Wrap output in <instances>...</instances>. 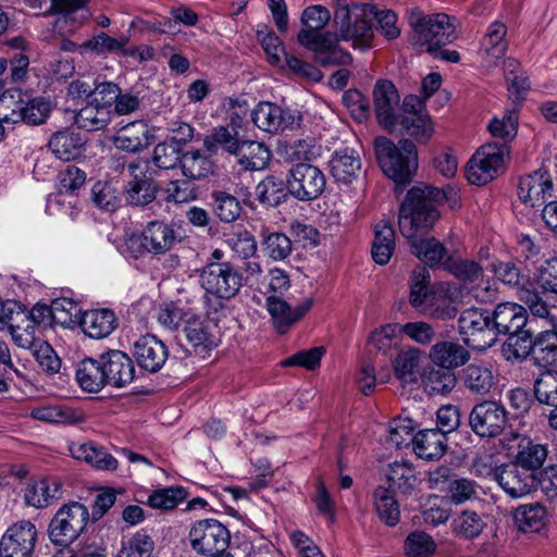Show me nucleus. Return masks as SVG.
Wrapping results in <instances>:
<instances>
[{
  "label": "nucleus",
  "instance_id": "obj_7",
  "mask_svg": "<svg viewBox=\"0 0 557 557\" xmlns=\"http://www.w3.org/2000/svg\"><path fill=\"white\" fill-rule=\"evenodd\" d=\"M90 513L82 503L70 502L55 512L49 524V537L52 543L67 546L86 529Z\"/></svg>",
  "mask_w": 557,
  "mask_h": 557
},
{
  "label": "nucleus",
  "instance_id": "obj_30",
  "mask_svg": "<svg viewBox=\"0 0 557 557\" xmlns=\"http://www.w3.org/2000/svg\"><path fill=\"white\" fill-rule=\"evenodd\" d=\"M79 326L90 338L100 339L110 335L116 327V317L109 309L87 310L81 314Z\"/></svg>",
  "mask_w": 557,
  "mask_h": 557
},
{
  "label": "nucleus",
  "instance_id": "obj_63",
  "mask_svg": "<svg viewBox=\"0 0 557 557\" xmlns=\"http://www.w3.org/2000/svg\"><path fill=\"white\" fill-rule=\"evenodd\" d=\"M445 496L455 505L463 504L476 498L478 484L472 480L455 475Z\"/></svg>",
  "mask_w": 557,
  "mask_h": 557
},
{
  "label": "nucleus",
  "instance_id": "obj_3",
  "mask_svg": "<svg viewBox=\"0 0 557 557\" xmlns=\"http://www.w3.org/2000/svg\"><path fill=\"white\" fill-rule=\"evenodd\" d=\"M331 21L330 11L321 5L307 7L300 16L302 28L297 41L306 49L315 53L317 60L323 65L347 64L351 57L336 47V36L332 32H323Z\"/></svg>",
  "mask_w": 557,
  "mask_h": 557
},
{
  "label": "nucleus",
  "instance_id": "obj_19",
  "mask_svg": "<svg viewBox=\"0 0 557 557\" xmlns=\"http://www.w3.org/2000/svg\"><path fill=\"white\" fill-rule=\"evenodd\" d=\"M458 294V288L450 284L442 283L434 286L422 313L442 321L454 319L458 312L456 307Z\"/></svg>",
  "mask_w": 557,
  "mask_h": 557
},
{
  "label": "nucleus",
  "instance_id": "obj_12",
  "mask_svg": "<svg viewBox=\"0 0 557 557\" xmlns=\"http://www.w3.org/2000/svg\"><path fill=\"white\" fill-rule=\"evenodd\" d=\"M323 172L309 163L299 162L293 165L286 178V187L292 196L301 201L318 198L325 188Z\"/></svg>",
  "mask_w": 557,
  "mask_h": 557
},
{
  "label": "nucleus",
  "instance_id": "obj_32",
  "mask_svg": "<svg viewBox=\"0 0 557 557\" xmlns=\"http://www.w3.org/2000/svg\"><path fill=\"white\" fill-rule=\"evenodd\" d=\"M508 436L518 442V451L513 461L516 465L532 473L543 466L547 457V449L544 445L534 443L529 437L512 431L505 435L506 438Z\"/></svg>",
  "mask_w": 557,
  "mask_h": 557
},
{
  "label": "nucleus",
  "instance_id": "obj_40",
  "mask_svg": "<svg viewBox=\"0 0 557 557\" xmlns=\"http://www.w3.org/2000/svg\"><path fill=\"white\" fill-rule=\"evenodd\" d=\"M234 156L244 170L260 171L268 165L271 152L259 141L243 140Z\"/></svg>",
  "mask_w": 557,
  "mask_h": 557
},
{
  "label": "nucleus",
  "instance_id": "obj_8",
  "mask_svg": "<svg viewBox=\"0 0 557 557\" xmlns=\"http://www.w3.org/2000/svg\"><path fill=\"white\" fill-rule=\"evenodd\" d=\"M509 147L505 143H487L481 146L466 168L467 180L473 185H485L493 181L504 168Z\"/></svg>",
  "mask_w": 557,
  "mask_h": 557
},
{
  "label": "nucleus",
  "instance_id": "obj_13",
  "mask_svg": "<svg viewBox=\"0 0 557 557\" xmlns=\"http://www.w3.org/2000/svg\"><path fill=\"white\" fill-rule=\"evenodd\" d=\"M37 529L28 520H21L7 529L0 541V557H32Z\"/></svg>",
  "mask_w": 557,
  "mask_h": 557
},
{
  "label": "nucleus",
  "instance_id": "obj_21",
  "mask_svg": "<svg viewBox=\"0 0 557 557\" xmlns=\"http://www.w3.org/2000/svg\"><path fill=\"white\" fill-rule=\"evenodd\" d=\"M107 381L114 387H123L134 380L135 368L131 358L121 350H110L100 356Z\"/></svg>",
  "mask_w": 557,
  "mask_h": 557
},
{
  "label": "nucleus",
  "instance_id": "obj_41",
  "mask_svg": "<svg viewBox=\"0 0 557 557\" xmlns=\"http://www.w3.org/2000/svg\"><path fill=\"white\" fill-rule=\"evenodd\" d=\"M76 381L88 393L99 392L107 384L100 359L82 360L76 369Z\"/></svg>",
  "mask_w": 557,
  "mask_h": 557
},
{
  "label": "nucleus",
  "instance_id": "obj_49",
  "mask_svg": "<svg viewBox=\"0 0 557 557\" xmlns=\"http://www.w3.org/2000/svg\"><path fill=\"white\" fill-rule=\"evenodd\" d=\"M184 332L187 341L196 348L211 349L216 345L209 331V324L201 319L199 308L196 310V317L186 322Z\"/></svg>",
  "mask_w": 557,
  "mask_h": 557
},
{
  "label": "nucleus",
  "instance_id": "obj_44",
  "mask_svg": "<svg viewBox=\"0 0 557 557\" xmlns=\"http://www.w3.org/2000/svg\"><path fill=\"white\" fill-rule=\"evenodd\" d=\"M395 248V233L392 225L387 222L379 223L375 226V236L372 245L373 260L384 265L389 260Z\"/></svg>",
  "mask_w": 557,
  "mask_h": 557
},
{
  "label": "nucleus",
  "instance_id": "obj_47",
  "mask_svg": "<svg viewBox=\"0 0 557 557\" xmlns=\"http://www.w3.org/2000/svg\"><path fill=\"white\" fill-rule=\"evenodd\" d=\"M257 38L267 54L268 61L274 66L283 67V58L286 51L276 34L267 24H258Z\"/></svg>",
  "mask_w": 557,
  "mask_h": 557
},
{
  "label": "nucleus",
  "instance_id": "obj_64",
  "mask_svg": "<svg viewBox=\"0 0 557 557\" xmlns=\"http://www.w3.org/2000/svg\"><path fill=\"white\" fill-rule=\"evenodd\" d=\"M534 394L541 404L557 405V373H542L535 382Z\"/></svg>",
  "mask_w": 557,
  "mask_h": 557
},
{
  "label": "nucleus",
  "instance_id": "obj_35",
  "mask_svg": "<svg viewBox=\"0 0 557 557\" xmlns=\"http://www.w3.org/2000/svg\"><path fill=\"white\" fill-rule=\"evenodd\" d=\"M330 170L336 181L350 182L361 170L359 154L348 147L335 150L330 159Z\"/></svg>",
  "mask_w": 557,
  "mask_h": 557
},
{
  "label": "nucleus",
  "instance_id": "obj_29",
  "mask_svg": "<svg viewBox=\"0 0 557 557\" xmlns=\"http://www.w3.org/2000/svg\"><path fill=\"white\" fill-rule=\"evenodd\" d=\"M24 3L40 14L61 13L64 18L86 21L89 11L84 0H24Z\"/></svg>",
  "mask_w": 557,
  "mask_h": 557
},
{
  "label": "nucleus",
  "instance_id": "obj_23",
  "mask_svg": "<svg viewBox=\"0 0 557 557\" xmlns=\"http://www.w3.org/2000/svg\"><path fill=\"white\" fill-rule=\"evenodd\" d=\"M493 330L498 334L517 333L528 322V313L524 307L516 302L498 304L491 315Z\"/></svg>",
  "mask_w": 557,
  "mask_h": 557
},
{
  "label": "nucleus",
  "instance_id": "obj_37",
  "mask_svg": "<svg viewBox=\"0 0 557 557\" xmlns=\"http://www.w3.org/2000/svg\"><path fill=\"white\" fill-rule=\"evenodd\" d=\"M111 104L108 101H90L75 114V124L88 132L104 128L111 121Z\"/></svg>",
  "mask_w": 557,
  "mask_h": 557
},
{
  "label": "nucleus",
  "instance_id": "obj_9",
  "mask_svg": "<svg viewBox=\"0 0 557 557\" xmlns=\"http://www.w3.org/2000/svg\"><path fill=\"white\" fill-rule=\"evenodd\" d=\"M200 286L216 298L228 300L243 286V276L230 262H208L199 272Z\"/></svg>",
  "mask_w": 557,
  "mask_h": 557
},
{
  "label": "nucleus",
  "instance_id": "obj_54",
  "mask_svg": "<svg viewBox=\"0 0 557 557\" xmlns=\"http://www.w3.org/2000/svg\"><path fill=\"white\" fill-rule=\"evenodd\" d=\"M54 323L64 327L79 322L81 308L76 301L71 298H57L51 302L49 310Z\"/></svg>",
  "mask_w": 557,
  "mask_h": 557
},
{
  "label": "nucleus",
  "instance_id": "obj_48",
  "mask_svg": "<svg viewBox=\"0 0 557 557\" xmlns=\"http://www.w3.org/2000/svg\"><path fill=\"white\" fill-rule=\"evenodd\" d=\"M508 338L502 346V355L508 361H520L532 356V339L531 334L521 330L517 333H509Z\"/></svg>",
  "mask_w": 557,
  "mask_h": 557
},
{
  "label": "nucleus",
  "instance_id": "obj_55",
  "mask_svg": "<svg viewBox=\"0 0 557 557\" xmlns=\"http://www.w3.org/2000/svg\"><path fill=\"white\" fill-rule=\"evenodd\" d=\"M416 426L417 424L411 418L397 417L389 423L387 442L397 448L412 444Z\"/></svg>",
  "mask_w": 557,
  "mask_h": 557
},
{
  "label": "nucleus",
  "instance_id": "obj_25",
  "mask_svg": "<svg viewBox=\"0 0 557 557\" xmlns=\"http://www.w3.org/2000/svg\"><path fill=\"white\" fill-rule=\"evenodd\" d=\"M431 362L440 368L449 370L463 367L471 358L470 351L458 342L440 341L429 351Z\"/></svg>",
  "mask_w": 557,
  "mask_h": 557
},
{
  "label": "nucleus",
  "instance_id": "obj_34",
  "mask_svg": "<svg viewBox=\"0 0 557 557\" xmlns=\"http://www.w3.org/2000/svg\"><path fill=\"white\" fill-rule=\"evenodd\" d=\"M495 380L492 369L483 362H472L461 371L465 387L479 396L487 395L495 385Z\"/></svg>",
  "mask_w": 557,
  "mask_h": 557
},
{
  "label": "nucleus",
  "instance_id": "obj_20",
  "mask_svg": "<svg viewBox=\"0 0 557 557\" xmlns=\"http://www.w3.org/2000/svg\"><path fill=\"white\" fill-rule=\"evenodd\" d=\"M147 252L163 255L182 240L180 227L161 221L149 222L143 231Z\"/></svg>",
  "mask_w": 557,
  "mask_h": 557
},
{
  "label": "nucleus",
  "instance_id": "obj_24",
  "mask_svg": "<svg viewBox=\"0 0 557 557\" xmlns=\"http://www.w3.org/2000/svg\"><path fill=\"white\" fill-rule=\"evenodd\" d=\"M507 26L495 21L487 27L485 36L481 40V58L486 69L497 65L505 55L508 45L506 41Z\"/></svg>",
  "mask_w": 557,
  "mask_h": 557
},
{
  "label": "nucleus",
  "instance_id": "obj_61",
  "mask_svg": "<svg viewBox=\"0 0 557 557\" xmlns=\"http://www.w3.org/2000/svg\"><path fill=\"white\" fill-rule=\"evenodd\" d=\"M504 73L510 94L516 95L517 98H520L525 91L529 90V79L520 70V63L516 59L508 58L504 61Z\"/></svg>",
  "mask_w": 557,
  "mask_h": 557
},
{
  "label": "nucleus",
  "instance_id": "obj_57",
  "mask_svg": "<svg viewBox=\"0 0 557 557\" xmlns=\"http://www.w3.org/2000/svg\"><path fill=\"white\" fill-rule=\"evenodd\" d=\"M435 549L432 536L422 531L411 532L404 542L406 557H432Z\"/></svg>",
  "mask_w": 557,
  "mask_h": 557
},
{
  "label": "nucleus",
  "instance_id": "obj_11",
  "mask_svg": "<svg viewBox=\"0 0 557 557\" xmlns=\"http://www.w3.org/2000/svg\"><path fill=\"white\" fill-rule=\"evenodd\" d=\"M191 548L200 555L225 554L230 543L228 530L215 519L196 521L189 530Z\"/></svg>",
  "mask_w": 557,
  "mask_h": 557
},
{
  "label": "nucleus",
  "instance_id": "obj_15",
  "mask_svg": "<svg viewBox=\"0 0 557 557\" xmlns=\"http://www.w3.org/2000/svg\"><path fill=\"white\" fill-rule=\"evenodd\" d=\"M494 478L504 493L512 499L525 497L536 487L534 473L519 467L515 462L497 468L494 472Z\"/></svg>",
  "mask_w": 557,
  "mask_h": 557
},
{
  "label": "nucleus",
  "instance_id": "obj_33",
  "mask_svg": "<svg viewBox=\"0 0 557 557\" xmlns=\"http://www.w3.org/2000/svg\"><path fill=\"white\" fill-rule=\"evenodd\" d=\"M85 145V139L79 133L65 128L54 133L49 140V149L62 161H71L78 158Z\"/></svg>",
  "mask_w": 557,
  "mask_h": 557
},
{
  "label": "nucleus",
  "instance_id": "obj_50",
  "mask_svg": "<svg viewBox=\"0 0 557 557\" xmlns=\"http://www.w3.org/2000/svg\"><path fill=\"white\" fill-rule=\"evenodd\" d=\"M386 478L393 487L405 494H409L418 482L413 467L406 461L391 463Z\"/></svg>",
  "mask_w": 557,
  "mask_h": 557
},
{
  "label": "nucleus",
  "instance_id": "obj_6",
  "mask_svg": "<svg viewBox=\"0 0 557 557\" xmlns=\"http://www.w3.org/2000/svg\"><path fill=\"white\" fill-rule=\"evenodd\" d=\"M410 25L413 29L416 45L425 47L430 53L436 48L450 44L456 38V27L449 15L436 13L426 16H410Z\"/></svg>",
  "mask_w": 557,
  "mask_h": 557
},
{
  "label": "nucleus",
  "instance_id": "obj_2",
  "mask_svg": "<svg viewBox=\"0 0 557 557\" xmlns=\"http://www.w3.org/2000/svg\"><path fill=\"white\" fill-rule=\"evenodd\" d=\"M374 108L377 121L384 128L399 131L426 143L434 128L424 103L418 96H407L399 108V95L393 83L379 81L373 89Z\"/></svg>",
  "mask_w": 557,
  "mask_h": 557
},
{
  "label": "nucleus",
  "instance_id": "obj_51",
  "mask_svg": "<svg viewBox=\"0 0 557 557\" xmlns=\"http://www.w3.org/2000/svg\"><path fill=\"white\" fill-rule=\"evenodd\" d=\"M429 270L423 267L416 268L410 281L409 302L413 308L420 309L421 312L430 298L431 289H429Z\"/></svg>",
  "mask_w": 557,
  "mask_h": 557
},
{
  "label": "nucleus",
  "instance_id": "obj_18",
  "mask_svg": "<svg viewBox=\"0 0 557 557\" xmlns=\"http://www.w3.org/2000/svg\"><path fill=\"white\" fill-rule=\"evenodd\" d=\"M554 185L545 170H539L521 177L518 187L519 199L529 207H541L552 196Z\"/></svg>",
  "mask_w": 557,
  "mask_h": 557
},
{
  "label": "nucleus",
  "instance_id": "obj_59",
  "mask_svg": "<svg viewBox=\"0 0 557 557\" xmlns=\"http://www.w3.org/2000/svg\"><path fill=\"white\" fill-rule=\"evenodd\" d=\"M186 498V492L180 486H170L153 491L147 499V504L156 509L170 510L175 508Z\"/></svg>",
  "mask_w": 557,
  "mask_h": 557
},
{
  "label": "nucleus",
  "instance_id": "obj_16",
  "mask_svg": "<svg viewBox=\"0 0 557 557\" xmlns=\"http://www.w3.org/2000/svg\"><path fill=\"white\" fill-rule=\"evenodd\" d=\"M255 125L268 133H277L298 124L300 117L296 111L276 103L262 101L251 112Z\"/></svg>",
  "mask_w": 557,
  "mask_h": 557
},
{
  "label": "nucleus",
  "instance_id": "obj_53",
  "mask_svg": "<svg viewBox=\"0 0 557 557\" xmlns=\"http://www.w3.org/2000/svg\"><path fill=\"white\" fill-rule=\"evenodd\" d=\"M183 174L191 180L206 177L212 171V163L205 152L193 150L185 152L181 158Z\"/></svg>",
  "mask_w": 557,
  "mask_h": 557
},
{
  "label": "nucleus",
  "instance_id": "obj_56",
  "mask_svg": "<svg viewBox=\"0 0 557 557\" xmlns=\"http://www.w3.org/2000/svg\"><path fill=\"white\" fill-rule=\"evenodd\" d=\"M24 97L20 90H8L0 97V120L15 124L23 120Z\"/></svg>",
  "mask_w": 557,
  "mask_h": 557
},
{
  "label": "nucleus",
  "instance_id": "obj_17",
  "mask_svg": "<svg viewBox=\"0 0 557 557\" xmlns=\"http://www.w3.org/2000/svg\"><path fill=\"white\" fill-rule=\"evenodd\" d=\"M200 300L188 295H181L175 300L166 301L160 305L157 319L158 322L170 331L177 330L196 317V310L199 308Z\"/></svg>",
  "mask_w": 557,
  "mask_h": 557
},
{
  "label": "nucleus",
  "instance_id": "obj_42",
  "mask_svg": "<svg viewBox=\"0 0 557 557\" xmlns=\"http://www.w3.org/2000/svg\"><path fill=\"white\" fill-rule=\"evenodd\" d=\"M421 377L424 388L430 395H447L457 383L454 372L440 367H429L423 371Z\"/></svg>",
  "mask_w": 557,
  "mask_h": 557
},
{
  "label": "nucleus",
  "instance_id": "obj_46",
  "mask_svg": "<svg viewBox=\"0 0 557 557\" xmlns=\"http://www.w3.org/2000/svg\"><path fill=\"white\" fill-rule=\"evenodd\" d=\"M127 44L128 39L126 37L113 38L101 32L92 38L75 47L77 53L79 54H84L87 51H91L97 54H106L122 52Z\"/></svg>",
  "mask_w": 557,
  "mask_h": 557
},
{
  "label": "nucleus",
  "instance_id": "obj_27",
  "mask_svg": "<svg viewBox=\"0 0 557 557\" xmlns=\"http://www.w3.org/2000/svg\"><path fill=\"white\" fill-rule=\"evenodd\" d=\"M312 306V299H307L296 308L289 307L281 296L268 295V311L274 320L280 333H284L290 325L301 319Z\"/></svg>",
  "mask_w": 557,
  "mask_h": 557
},
{
  "label": "nucleus",
  "instance_id": "obj_1",
  "mask_svg": "<svg viewBox=\"0 0 557 557\" xmlns=\"http://www.w3.org/2000/svg\"><path fill=\"white\" fill-rule=\"evenodd\" d=\"M444 199L445 194L440 188L416 186L407 193L399 211L400 233L410 240L412 253L430 267L443 261L445 247L433 237L421 240L414 238L434 225L440 216L436 207Z\"/></svg>",
  "mask_w": 557,
  "mask_h": 557
},
{
  "label": "nucleus",
  "instance_id": "obj_22",
  "mask_svg": "<svg viewBox=\"0 0 557 557\" xmlns=\"http://www.w3.org/2000/svg\"><path fill=\"white\" fill-rule=\"evenodd\" d=\"M133 355L140 368L153 373L164 366L169 354L160 339L147 334L134 343Z\"/></svg>",
  "mask_w": 557,
  "mask_h": 557
},
{
  "label": "nucleus",
  "instance_id": "obj_14",
  "mask_svg": "<svg viewBox=\"0 0 557 557\" xmlns=\"http://www.w3.org/2000/svg\"><path fill=\"white\" fill-rule=\"evenodd\" d=\"M469 423L475 434L482 437L499 435L507 424V411L496 401L484 400L473 407Z\"/></svg>",
  "mask_w": 557,
  "mask_h": 557
},
{
  "label": "nucleus",
  "instance_id": "obj_52",
  "mask_svg": "<svg viewBox=\"0 0 557 557\" xmlns=\"http://www.w3.org/2000/svg\"><path fill=\"white\" fill-rule=\"evenodd\" d=\"M557 356V337L545 331L540 332L532 341V358L540 367L547 368Z\"/></svg>",
  "mask_w": 557,
  "mask_h": 557
},
{
  "label": "nucleus",
  "instance_id": "obj_4",
  "mask_svg": "<svg viewBox=\"0 0 557 557\" xmlns=\"http://www.w3.org/2000/svg\"><path fill=\"white\" fill-rule=\"evenodd\" d=\"M374 16L375 7L372 4L338 1L334 13L336 47H339V41H347L355 49L370 48L374 37Z\"/></svg>",
  "mask_w": 557,
  "mask_h": 557
},
{
  "label": "nucleus",
  "instance_id": "obj_60",
  "mask_svg": "<svg viewBox=\"0 0 557 557\" xmlns=\"http://www.w3.org/2000/svg\"><path fill=\"white\" fill-rule=\"evenodd\" d=\"M213 210L220 221L231 223L240 215L242 206L235 196L216 191L213 194Z\"/></svg>",
  "mask_w": 557,
  "mask_h": 557
},
{
  "label": "nucleus",
  "instance_id": "obj_28",
  "mask_svg": "<svg viewBox=\"0 0 557 557\" xmlns=\"http://www.w3.org/2000/svg\"><path fill=\"white\" fill-rule=\"evenodd\" d=\"M512 521L519 532L540 533L548 523V513L540 503L521 504L512 511Z\"/></svg>",
  "mask_w": 557,
  "mask_h": 557
},
{
  "label": "nucleus",
  "instance_id": "obj_62",
  "mask_svg": "<svg viewBox=\"0 0 557 557\" xmlns=\"http://www.w3.org/2000/svg\"><path fill=\"white\" fill-rule=\"evenodd\" d=\"M256 195L261 203L275 207L285 196L284 183L274 176H269L257 185Z\"/></svg>",
  "mask_w": 557,
  "mask_h": 557
},
{
  "label": "nucleus",
  "instance_id": "obj_36",
  "mask_svg": "<svg viewBox=\"0 0 557 557\" xmlns=\"http://www.w3.org/2000/svg\"><path fill=\"white\" fill-rule=\"evenodd\" d=\"M412 447L419 458L438 459L446 450V435L436 429L422 430L414 435Z\"/></svg>",
  "mask_w": 557,
  "mask_h": 557
},
{
  "label": "nucleus",
  "instance_id": "obj_10",
  "mask_svg": "<svg viewBox=\"0 0 557 557\" xmlns=\"http://www.w3.org/2000/svg\"><path fill=\"white\" fill-rule=\"evenodd\" d=\"M458 332L463 343L475 350L483 351L496 342L491 314L482 309L470 308L462 311L458 319Z\"/></svg>",
  "mask_w": 557,
  "mask_h": 557
},
{
  "label": "nucleus",
  "instance_id": "obj_43",
  "mask_svg": "<svg viewBox=\"0 0 557 557\" xmlns=\"http://www.w3.org/2000/svg\"><path fill=\"white\" fill-rule=\"evenodd\" d=\"M373 497L380 520L387 527H395L400 520V508L394 493L380 486L374 491Z\"/></svg>",
  "mask_w": 557,
  "mask_h": 557
},
{
  "label": "nucleus",
  "instance_id": "obj_45",
  "mask_svg": "<svg viewBox=\"0 0 557 557\" xmlns=\"http://www.w3.org/2000/svg\"><path fill=\"white\" fill-rule=\"evenodd\" d=\"M421 351L417 348L401 350L393 361L396 377L405 384L417 382Z\"/></svg>",
  "mask_w": 557,
  "mask_h": 557
},
{
  "label": "nucleus",
  "instance_id": "obj_5",
  "mask_svg": "<svg viewBox=\"0 0 557 557\" xmlns=\"http://www.w3.org/2000/svg\"><path fill=\"white\" fill-rule=\"evenodd\" d=\"M377 161L384 174L398 184L411 181L418 169V154L414 144L401 139L396 146L386 137H379L374 141Z\"/></svg>",
  "mask_w": 557,
  "mask_h": 557
},
{
  "label": "nucleus",
  "instance_id": "obj_38",
  "mask_svg": "<svg viewBox=\"0 0 557 557\" xmlns=\"http://www.w3.org/2000/svg\"><path fill=\"white\" fill-rule=\"evenodd\" d=\"M69 451L73 458L90 463L97 469L113 471L117 468V460L94 443H72L69 445Z\"/></svg>",
  "mask_w": 557,
  "mask_h": 557
},
{
  "label": "nucleus",
  "instance_id": "obj_58",
  "mask_svg": "<svg viewBox=\"0 0 557 557\" xmlns=\"http://www.w3.org/2000/svg\"><path fill=\"white\" fill-rule=\"evenodd\" d=\"M51 108V102L46 97L24 98L23 120L21 122L28 125H39L48 119Z\"/></svg>",
  "mask_w": 557,
  "mask_h": 557
},
{
  "label": "nucleus",
  "instance_id": "obj_39",
  "mask_svg": "<svg viewBox=\"0 0 557 557\" xmlns=\"http://www.w3.org/2000/svg\"><path fill=\"white\" fill-rule=\"evenodd\" d=\"M29 416L41 422L63 424L79 423L85 419L82 411L63 404L34 407Z\"/></svg>",
  "mask_w": 557,
  "mask_h": 557
},
{
  "label": "nucleus",
  "instance_id": "obj_31",
  "mask_svg": "<svg viewBox=\"0 0 557 557\" xmlns=\"http://www.w3.org/2000/svg\"><path fill=\"white\" fill-rule=\"evenodd\" d=\"M62 484L53 478H44L27 483L24 490V499L27 505L45 508L52 502L61 498Z\"/></svg>",
  "mask_w": 557,
  "mask_h": 557
},
{
  "label": "nucleus",
  "instance_id": "obj_26",
  "mask_svg": "<svg viewBox=\"0 0 557 557\" xmlns=\"http://www.w3.org/2000/svg\"><path fill=\"white\" fill-rule=\"evenodd\" d=\"M151 131L144 121H135L122 127L113 137L114 147L126 152H139L151 143Z\"/></svg>",
  "mask_w": 557,
  "mask_h": 557
}]
</instances>
